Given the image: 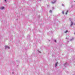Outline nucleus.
<instances>
[{"instance_id": "obj_5", "label": "nucleus", "mask_w": 75, "mask_h": 75, "mask_svg": "<svg viewBox=\"0 0 75 75\" xmlns=\"http://www.w3.org/2000/svg\"><path fill=\"white\" fill-rule=\"evenodd\" d=\"M58 64V62H57L55 64V67H56L57 66V64Z\"/></svg>"}, {"instance_id": "obj_12", "label": "nucleus", "mask_w": 75, "mask_h": 75, "mask_svg": "<svg viewBox=\"0 0 75 75\" xmlns=\"http://www.w3.org/2000/svg\"><path fill=\"white\" fill-rule=\"evenodd\" d=\"M62 6H64V5L63 4H62Z\"/></svg>"}, {"instance_id": "obj_3", "label": "nucleus", "mask_w": 75, "mask_h": 75, "mask_svg": "<svg viewBox=\"0 0 75 75\" xmlns=\"http://www.w3.org/2000/svg\"><path fill=\"white\" fill-rule=\"evenodd\" d=\"M73 24H74V23L72 21H71V24H70L71 27V26H72L73 25Z\"/></svg>"}, {"instance_id": "obj_15", "label": "nucleus", "mask_w": 75, "mask_h": 75, "mask_svg": "<svg viewBox=\"0 0 75 75\" xmlns=\"http://www.w3.org/2000/svg\"><path fill=\"white\" fill-rule=\"evenodd\" d=\"M74 38H72V39L74 40Z\"/></svg>"}, {"instance_id": "obj_1", "label": "nucleus", "mask_w": 75, "mask_h": 75, "mask_svg": "<svg viewBox=\"0 0 75 75\" xmlns=\"http://www.w3.org/2000/svg\"><path fill=\"white\" fill-rule=\"evenodd\" d=\"M4 47L5 49H10V47L7 45L5 46Z\"/></svg>"}, {"instance_id": "obj_10", "label": "nucleus", "mask_w": 75, "mask_h": 75, "mask_svg": "<svg viewBox=\"0 0 75 75\" xmlns=\"http://www.w3.org/2000/svg\"><path fill=\"white\" fill-rule=\"evenodd\" d=\"M67 13H68V11H67V12L65 14H66V15L67 14Z\"/></svg>"}, {"instance_id": "obj_6", "label": "nucleus", "mask_w": 75, "mask_h": 75, "mask_svg": "<svg viewBox=\"0 0 75 75\" xmlns=\"http://www.w3.org/2000/svg\"><path fill=\"white\" fill-rule=\"evenodd\" d=\"M69 21H71L72 20V19L71 18H69Z\"/></svg>"}, {"instance_id": "obj_14", "label": "nucleus", "mask_w": 75, "mask_h": 75, "mask_svg": "<svg viewBox=\"0 0 75 75\" xmlns=\"http://www.w3.org/2000/svg\"><path fill=\"white\" fill-rule=\"evenodd\" d=\"M4 1H6V0H4Z\"/></svg>"}, {"instance_id": "obj_16", "label": "nucleus", "mask_w": 75, "mask_h": 75, "mask_svg": "<svg viewBox=\"0 0 75 75\" xmlns=\"http://www.w3.org/2000/svg\"><path fill=\"white\" fill-rule=\"evenodd\" d=\"M72 39L70 40V41H72Z\"/></svg>"}, {"instance_id": "obj_8", "label": "nucleus", "mask_w": 75, "mask_h": 75, "mask_svg": "<svg viewBox=\"0 0 75 75\" xmlns=\"http://www.w3.org/2000/svg\"><path fill=\"white\" fill-rule=\"evenodd\" d=\"M68 32V30H66V31H64V33H67Z\"/></svg>"}, {"instance_id": "obj_4", "label": "nucleus", "mask_w": 75, "mask_h": 75, "mask_svg": "<svg viewBox=\"0 0 75 75\" xmlns=\"http://www.w3.org/2000/svg\"><path fill=\"white\" fill-rule=\"evenodd\" d=\"M55 3V1H52V4H54Z\"/></svg>"}, {"instance_id": "obj_11", "label": "nucleus", "mask_w": 75, "mask_h": 75, "mask_svg": "<svg viewBox=\"0 0 75 75\" xmlns=\"http://www.w3.org/2000/svg\"><path fill=\"white\" fill-rule=\"evenodd\" d=\"M62 14H64V11L62 12Z\"/></svg>"}, {"instance_id": "obj_13", "label": "nucleus", "mask_w": 75, "mask_h": 75, "mask_svg": "<svg viewBox=\"0 0 75 75\" xmlns=\"http://www.w3.org/2000/svg\"><path fill=\"white\" fill-rule=\"evenodd\" d=\"M54 42H56V40H54Z\"/></svg>"}, {"instance_id": "obj_9", "label": "nucleus", "mask_w": 75, "mask_h": 75, "mask_svg": "<svg viewBox=\"0 0 75 75\" xmlns=\"http://www.w3.org/2000/svg\"><path fill=\"white\" fill-rule=\"evenodd\" d=\"M50 13H52V11L51 10L50 11Z\"/></svg>"}, {"instance_id": "obj_7", "label": "nucleus", "mask_w": 75, "mask_h": 75, "mask_svg": "<svg viewBox=\"0 0 75 75\" xmlns=\"http://www.w3.org/2000/svg\"><path fill=\"white\" fill-rule=\"evenodd\" d=\"M38 51L39 53H41V52L39 50H38Z\"/></svg>"}, {"instance_id": "obj_2", "label": "nucleus", "mask_w": 75, "mask_h": 75, "mask_svg": "<svg viewBox=\"0 0 75 75\" xmlns=\"http://www.w3.org/2000/svg\"><path fill=\"white\" fill-rule=\"evenodd\" d=\"M4 9H5V7L4 6H1L0 8V10H3Z\"/></svg>"}]
</instances>
